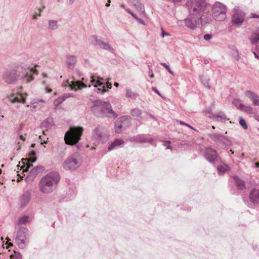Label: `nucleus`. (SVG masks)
Instances as JSON below:
<instances>
[{"instance_id":"nucleus-1","label":"nucleus","mask_w":259,"mask_h":259,"mask_svg":"<svg viewBox=\"0 0 259 259\" xmlns=\"http://www.w3.org/2000/svg\"><path fill=\"white\" fill-rule=\"evenodd\" d=\"M91 110L93 114L98 117L115 119L117 116V114L112 109L110 103L101 100H96L93 102Z\"/></svg>"},{"instance_id":"nucleus-2","label":"nucleus","mask_w":259,"mask_h":259,"mask_svg":"<svg viewBox=\"0 0 259 259\" xmlns=\"http://www.w3.org/2000/svg\"><path fill=\"white\" fill-rule=\"evenodd\" d=\"M36 73V70L33 69L26 71L22 75L18 74L15 70H11L6 71L3 74V77L8 83L14 84L18 79L21 80L23 82L28 83L33 79L32 75Z\"/></svg>"},{"instance_id":"nucleus-3","label":"nucleus","mask_w":259,"mask_h":259,"mask_svg":"<svg viewBox=\"0 0 259 259\" xmlns=\"http://www.w3.org/2000/svg\"><path fill=\"white\" fill-rule=\"evenodd\" d=\"M60 177L56 171L49 173L43 177L39 183L40 191L44 193H50L56 189L60 181Z\"/></svg>"},{"instance_id":"nucleus-4","label":"nucleus","mask_w":259,"mask_h":259,"mask_svg":"<svg viewBox=\"0 0 259 259\" xmlns=\"http://www.w3.org/2000/svg\"><path fill=\"white\" fill-rule=\"evenodd\" d=\"M189 12L203 16L207 6L208 0H189L186 3Z\"/></svg>"},{"instance_id":"nucleus-5","label":"nucleus","mask_w":259,"mask_h":259,"mask_svg":"<svg viewBox=\"0 0 259 259\" xmlns=\"http://www.w3.org/2000/svg\"><path fill=\"white\" fill-rule=\"evenodd\" d=\"M83 128L82 127H71L65 133L64 140L68 145H75L78 142L82 136Z\"/></svg>"},{"instance_id":"nucleus-6","label":"nucleus","mask_w":259,"mask_h":259,"mask_svg":"<svg viewBox=\"0 0 259 259\" xmlns=\"http://www.w3.org/2000/svg\"><path fill=\"white\" fill-rule=\"evenodd\" d=\"M81 164V158L80 154L75 152L70 155L63 162V166L67 170H73L79 167Z\"/></svg>"},{"instance_id":"nucleus-7","label":"nucleus","mask_w":259,"mask_h":259,"mask_svg":"<svg viewBox=\"0 0 259 259\" xmlns=\"http://www.w3.org/2000/svg\"><path fill=\"white\" fill-rule=\"evenodd\" d=\"M109 132L104 127L98 125L93 131L92 138L98 143H104L108 140Z\"/></svg>"},{"instance_id":"nucleus-8","label":"nucleus","mask_w":259,"mask_h":259,"mask_svg":"<svg viewBox=\"0 0 259 259\" xmlns=\"http://www.w3.org/2000/svg\"><path fill=\"white\" fill-rule=\"evenodd\" d=\"M212 16L216 20L222 21L226 19V8L220 2H216L212 8Z\"/></svg>"},{"instance_id":"nucleus-9","label":"nucleus","mask_w":259,"mask_h":259,"mask_svg":"<svg viewBox=\"0 0 259 259\" xmlns=\"http://www.w3.org/2000/svg\"><path fill=\"white\" fill-rule=\"evenodd\" d=\"M131 125V117L124 115L118 118L114 123L115 132L120 134L126 130Z\"/></svg>"},{"instance_id":"nucleus-10","label":"nucleus","mask_w":259,"mask_h":259,"mask_svg":"<svg viewBox=\"0 0 259 259\" xmlns=\"http://www.w3.org/2000/svg\"><path fill=\"white\" fill-rule=\"evenodd\" d=\"M202 17L201 15L189 13L185 20V24L188 28L194 30L201 23Z\"/></svg>"},{"instance_id":"nucleus-11","label":"nucleus","mask_w":259,"mask_h":259,"mask_svg":"<svg viewBox=\"0 0 259 259\" xmlns=\"http://www.w3.org/2000/svg\"><path fill=\"white\" fill-rule=\"evenodd\" d=\"M234 11L232 21L234 24L239 26L243 22L245 15L241 10L234 9Z\"/></svg>"},{"instance_id":"nucleus-12","label":"nucleus","mask_w":259,"mask_h":259,"mask_svg":"<svg viewBox=\"0 0 259 259\" xmlns=\"http://www.w3.org/2000/svg\"><path fill=\"white\" fill-rule=\"evenodd\" d=\"M204 155L206 160L210 163H213L218 158V155L216 150L210 147H206L204 151Z\"/></svg>"},{"instance_id":"nucleus-13","label":"nucleus","mask_w":259,"mask_h":259,"mask_svg":"<svg viewBox=\"0 0 259 259\" xmlns=\"http://www.w3.org/2000/svg\"><path fill=\"white\" fill-rule=\"evenodd\" d=\"M31 199V193L27 191L20 196L19 198V205L21 208H24L29 202Z\"/></svg>"},{"instance_id":"nucleus-14","label":"nucleus","mask_w":259,"mask_h":259,"mask_svg":"<svg viewBox=\"0 0 259 259\" xmlns=\"http://www.w3.org/2000/svg\"><path fill=\"white\" fill-rule=\"evenodd\" d=\"M93 37L95 39L96 41V45L99 46L101 48L109 50L111 52L114 51V49L111 47L108 43L103 41L101 38H99L96 35H94Z\"/></svg>"},{"instance_id":"nucleus-15","label":"nucleus","mask_w":259,"mask_h":259,"mask_svg":"<svg viewBox=\"0 0 259 259\" xmlns=\"http://www.w3.org/2000/svg\"><path fill=\"white\" fill-rule=\"evenodd\" d=\"M244 94L246 97L252 101V104L254 106H259V96L256 94L251 91H246L245 92Z\"/></svg>"},{"instance_id":"nucleus-16","label":"nucleus","mask_w":259,"mask_h":259,"mask_svg":"<svg viewBox=\"0 0 259 259\" xmlns=\"http://www.w3.org/2000/svg\"><path fill=\"white\" fill-rule=\"evenodd\" d=\"M68 83L71 90L77 91L83 88H87V85L82 83L79 80H73L69 82L68 81Z\"/></svg>"},{"instance_id":"nucleus-17","label":"nucleus","mask_w":259,"mask_h":259,"mask_svg":"<svg viewBox=\"0 0 259 259\" xmlns=\"http://www.w3.org/2000/svg\"><path fill=\"white\" fill-rule=\"evenodd\" d=\"M67 67L72 69L77 62V57L74 55H67L66 57Z\"/></svg>"},{"instance_id":"nucleus-18","label":"nucleus","mask_w":259,"mask_h":259,"mask_svg":"<svg viewBox=\"0 0 259 259\" xmlns=\"http://www.w3.org/2000/svg\"><path fill=\"white\" fill-rule=\"evenodd\" d=\"M36 160L35 152L34 151H31L29 152V161L24 165L25 168L23 169V171H28V169L32 166V163L35 162Z\"/></svg>"},{"instance_id":"nucleus-19","label":"nucleus","mask_w":259,"mask_h":259,"mask_svg":"<svg viewBox=\"0 0 259 259\" xmlns=\"http://www.w3.org/2000/svg\"><path fill=\"white\" fill-rule=\"evenodd\" d=\"M249 198L253 203H259V190L255 189L252 190L249 195Z\"/></svg>"},{"instance_id":"nucleus-20","label":"nucleus","mask_w":259,"mask_h":259,"mask_svg":"<svg viewBox=\"0 0 259 259\" xmlns=\"http://www.w3.org/2000/svg\"><path fill=\"white\" fill-rule=\"evenodd\" d=\"M233 179L234 181V183L238 190H243L246 188L245 183L243 180L240 179L237 176H234L233 177Z\"/></svg>"},{"instance_id":"nucleus-21","label":"nucleus","mask_w":259,"mask_h":259,"mask_svg":"<svg viewBox=\"0 0 259 259\" xmlns=\"http://www.w3.org/2000/svg\"><path fill=\"white\" fill-rule=\"evenodd\" d=\"M27 94L17 93L11 100L12 102H20L24 103Z\"/></svg>"},{"instance_id":"nucleus-22","label":"nucleus","mask_w":259,"mask_h":259,"mask_svg":"<svg viewBox=\"0 0 259 259\" xmlns=\"http://www.w3.org/2000/svg\"><path fill=\"white\" fill-rule=\"evenodd\" d=\"M208 136L214 142H217L220 144L225 145L226 143L224 140H222V136L221 134H208Z\"/></svg>"},{"instance_id":"nucleus-23","label":"nucleus","mask_w":259,"mask_h":259,"mask_svg":"<svg viewBox=\"0 0 259 259\" xmlns=\"http://www.w3.org/2000/svg\"><path fill=\"white\" fill-rule=\"evenodd\" d=\"M44 170V167L42 166L38 165L33 168L29 172V177L34 178L39 173L42 172Z\"/></svg>"},{"instance_id":"nucleus-24","label":"nucleus","mask_w":259,"mask_h":259,"mask_svg":"<svg viewBox=\"0 0 259 259\" xmlns=\"http://www.w3.org/2000/svg\"><path fill=\"white\" fill-rule=\"evenodd\" d=\"M45 102L42 99H34L31 102L30 107L34 109H39L41 107V104Z\"/></svg>"},{"instance_id":"nucleus-25","label":"nucleus","mask_w":259,"mask_h":259,"mask_svg":"<svg viewBox=\"0 0 259 259\" xmlns=\"http://www.w3.org/2000/svg\"><path fill=\"white\" fill-rule=\"evenodd\" d=\"M54 125L53 119L51 118H48L41 123V127L42 128H45L46 130L51 128Z\"/></svg>"},{"instance_id":"nucleus-26","label":"nucleus","mask_w":259,"mask_h":259,"mask_svg":"<svg viewBox=\"0 0 259 259\" xmlns=\"http://www.w3.org/2000/svg\"><path fill=\"white\" fill-rule=\"evenodd\" d=\"M211 118L213 120L222 122H225V121L227 119L226 116L223 113L212 114Z\"/></svg>"},{"instance_id":"nucleus-27","label":"nucleus","mask_w":259,"mask_h":259,"mask_svg":"<svg viewBox=\"0 0 259 259\" xmlns=\"http://www.w3.org/2000/svg\"><path fill=\"white\" fill-rule=\"evenodd\" d=\"M28 230L26 228L21 227L18 230L16 237L27 239Z\"/></svg>"},{"instance_id":"nucleus-28","label":"nucleus","mask_w":259,"mask_h":259,"mask_svg":"<svg viewBox=\"0 0 259 259\" xmlns=\"http://www.w3.org/2000/svg\"><path fill=\"white\" fill-rule=\"evenodd\" d=\"M132 5L140 14L143 15L145 14L144 6L139 0Z\"/></svg>"},{"instance_id":"nucleus-29","label":"nucleus","mask_w":259,"mask_h":259,"mask_svg":"<svg viewBox=\"0 0 259 259\" xmlns=\"http://www.w3.org/2000/svg\"><path fill=\"white\" fill-rule=\"evenodd\" d=\"M91 82L95 88H97L98 87H101L104 83V82L101 81L100 80H98L97 76H91Z\"/></svg>"},{"instance_id":"nucleus-30","label":"nucleus","mask_w":259,"mask_h":259,"mask_svg":"<svg viewBox=\"0 0 259 259\" xmlns=\"http://www.w3.org/2000/svg\"><path fill=\"white\" fill-rule=\"evenodd\" d=\"M142 111L139 108H134L131 110V113L134 117H140V119H138L139 121L143 119L142 117H140L142 114Z\"/></svg>"},{"instance_id":"nucleus-31","label":"nucleus","mask_w":259,"mask_h":259,"mask_svg":"<svg viewBox=\"0 0 259 259\" xmlns=\"http://www.w3.org/2000/svg\"><path fill=\"white\" fill-rule=\"evenodd\" d=\"M58 28V22L56 20H50L48 22V29L54 30Z\"/></svg>"},{"instance_id":"nucleus-32","label":"nucleus","mask_w":259,"mask_h":259,"mask_svg":"<svg viewBox=\"0 0 259 259\" xmlns=\"http://www.w3.org/2000/svg\"><path fill=\"white\" fill-rule=\"evenodd\" d=\"M125 96L126 98L136 100L138 97V94L136 92H133L131 89H127Z\"/></svg>"},{"instance_id":"nucleus-33","label":"nucleus","mask_w":259,"mask_h":259,"mask_svg":"<svg viewBox=\"0 0 259 259\" xmlns=\"http://www.w3.org/2000/svg\"><path fill=\"white\" fill-rule=\"evenodd\" d=\"M73 97L72 95H71L69 93H67L64 94L63 96L59 97L57 100H56L55 101V104H61L63 103L65 100L68 99L69 97Z\"/></svg>"},{"instance_id":"nucleus-34","label":"nucleus","mask_w":259,"mask_h":259,"mask_svg":"<svg viewBox=\"0 0 259 259\" xmlns=\"http://www.w3.org/2000/svg\"><path fill=\"white\" fill-rule=\"evenodd\" d=\"M27 239L16 237V242L20 248H23L25 246Z\"/></svg>"},{"instance_id":"nucleus-35","label":"nucleus","mask_w":259,"mask_h":259,"mask_svg":"<svg viewBox=\"0 0 259 259\" xmlns=\"http://www.w3.org/2000/svg\"><path fill=\"white\" fill-rule=\"evenodd\" d=\"M200 79L201 83L208 89H210L211 87L209 83V79L205 77L203 75L200 76Z\"/></svg>"},{"instance_id":"nucleus-36","label":"nucleus","mask_w":259,"mask_h":259,"mask_svg":"<svg viewBox=\"0 0 259 259\" xmlns=\"http://www.w3.org/2000/svg\"><path fill=\"white\" fill-rule=\"evenodd\" d=\"M153 141L152 138H145L141 136L136 138V141L139 143L151 142Z\"/></svg>"},{"instance_id":"nucleus-37","label":"nucleus","mask_w":259,"mask_h":259,"mask_svg":"<svg viewBox=\"0 0 259 259\" xmlns=\"http://www.w3.org/2000/svg\"><path fill=\"white\" fill-rule=\"evenodd\" d=\"M240 110L249 114H252L253 113V108L251 106H246L244 104L242 105V107Z\"/></svg>"},{"instance_id":"nucleus-38","label":"nucleus","mask_w":259,"mask_h":259,"mask_svg":"<svg viewBox=\"0 0 259 259\" xmlns=\"http://www.w3.org/2000/svg\"><path fill=\"white\" fill-rule=\"evenodd\" d=\"M29 217L28 215H24L19 218L18 221V225H24L26 224L28 221Z\"/></svg>"},{"instance_id":"nucleus-39","label":"nucleus","mask_w":259,"mask_h":259,"mask_svg":"<svg viewBox=\"0 0 259 259\" xmlns=\"http://www.w3.org/2000/svg\"><path fill=\"white\" fill-rule=\"evenodd\" d=\"M227 169L228 166L226 165H221L218 166V170L219 171V173L220 174H224L227 170Z\"/></svg>"},{"instance_id":"nucleus-40","label":"nucleus","mask_w":259,"mask_h":259,"mask_svg":"<svg viewBox=\"0 0 259 259\" xmlns=\"http://www.w3.org/2000/svg\"><path fill=\"white\" fill-rule=\"evenodd\" d=\"M112 143L116 147H118L122 145L124 143V142L122 139H116Z\"/></svg>"},{"instance_id":"nucleus-41","label":"nucleus","mask_w":259,"mask_h":259,"mask_svg":"<svg viewBox=\"0 0 259 259\" xmlns=\"http://www.w3.org/2000/svg\"><path fill=\"white\" fill-rule=\"evenodd\" d=\"M233 104L235 106H236L237 108H238L240 110L242 107V105H243V104H242L240 102V101L238 99H234L233 101Z\"/></svg>"},{"instance_id":"nucleus-42","label":"nucleus","mask_w":259,"mask_h":259,"mask_svg":"<svg viewBox=\"0 0 259 259\" xmlns=\"http://www.w3.org/2000/svg\"><path fill=\"white\" fill-rule=\"evenodd\" d=\"M107 91V90L105 89L104 88H96V89H95V92L99 94H101V95H103L104 94L105 92H106Z\"/></svg>"},{"instance_id":"nucleus-43","label":"nucleus","mask_w":259,"mask_h":259,"mask_svg":"<svg viewBox=\"0 0 259 259\" xmlns=\"http://www.w3.org/2000/svg\"><path fill=\"white\" fill-rule=\"evenodd\" d=\"M239 124L245 130L247 128V125L246 124V122L245 120L242 118L240 117L239 118Z\"/></svg>"},{"instance_id":"nucleus-44","label":"nucleus","mask_w":259,"mask_h":259,"mask_svg":"<svg viewBox=\"0 0 259 259\" xmlns=\"http://www.w3.org/2000/svg\"><path fill=\"white\" fill-rule=\"evenodd\" d=\"M160 64L163 66L170 74L174 75L173 71L171 70L169 66L167 65L165 63H160Z\"/></svg>"},{"instance_id":"nucleus-45","label":"nucleus","mask_w":259,"mask_h":259,"mask_svg":"<svg viewBox=\"0 0 259 259\" xmlns=\"http://www.w3.org/2000/svg\"><path fill=\"white\" fill-rule=\"evenodd\" d=\"M110 78H107V80L106 82H104L103 84L101 87L104 88L105 89H111L112 88V83L109 82Z\"/></svg>"},{"instance_id":"nucleus-46","label":"nucleus","mask_w":259,"mask_h":259,"mask_svg":"<svg viewBox=\"0 0 259 259\" xmlns=\"http://www.w3.org/2000/svg\"><path fill=\"white\" fill-rule=\"evenodd\" d=\"M45 8V6H43V7H42V8H40V9H39L38 10V13L37 14V13H36L35 14H34L33 15V16H32L33 19H37L38 17L40 16V13H41V12L42 10L43 9H44Z\"/></svg>"},{"instance_id":"nucleus-47","label":"nucleus","mask_w":259,"mask_h":259,"mask_svg":"<svg viewBox=\"0 0 259 259\" xmlns=\"http://www.w3.org/2000/svg\"><path fill=\"white\" fill-rule=\"evenodd\" d=\"M133 18H134V19H135V20H136L137 22H138V23H139L140 24H142V25H145V23L144 21L142 19H140V18H139L137 16V15H136L135 16V17H134Z\"/></svg>"},{"instance_id":"nucleus-48","label":"nucleus","mask_w":259,"mask_h":259,"mask_svg":"<svg viewBox=\"0 0 259 259\" xmlns=\"http://www.w3.org/2000/svg\"><path fill=\"white\" fill-rule=\"evenodd\" d=\"M18 135H19V136L20 139L21 140H22V141H23L25 140V139H26V134H25V135H23L21 134V133H20L19 131V132H18Z\"/></svg>"},{"instance_id":"nucleus-49","label":"nucleus","mask_w":259,"mask_h":259,"mask_svg":"<svg viewBox=\"0 0 259 259\" xmlns=\"http://www.w3.org/2000/svg\"><path fill=\"white\" fill-rule=\"evenodd\" d=\"M212 38V35L209 34H206L204 35V39L205 40H209Z\"/></svg>"},{"instance_id":"nucleus-50","label":"nucleus","mask_w":259,"mask_h":259,"mask_svg":"<svg viewBox=\"0 0 259 259\" xmlns=\"http://www.w3.org/2000/svg\"><path fill=\"white\" fill-rule=\"evenodd\" d=\"M179 123L181 125H186L188 127H189V128H190L191 129H194L191 125H190L189 124L185 123V122L183 121H179Z\"/></svg>"},{"instance_id":"nucleus-51","label":"nucleus","mask_w":259,"mask_h":259,"mask_svg":"<svg viewBox=\"0 0 259 259\" xmlns=\"http://www.w3.org/2000/svg\"><path fill=\"white\" fill-rule=\"evenodd\" d=\"M152 90L159 96L162 97L160 92L158 91V90L155 87H152Z\"/></svg>"},{"instance_id":"nucleus-52","label":"nucleus","mask_w":259,"mask_h":259,"mask_svg":"<svg viewBox=\"0 0 259 259\" xmlns=\"http://www.w3.org/2000/svg\"><path fill=\"white\" fill-rule=\"evenodd\" d=\"M149 75L151 78H153L154 75L153 73V71H152V69L150 68V67L149 66Z\"/></svg>"},{"instance_id":"nucleus-53","label":"nucleus","mask_w":259,"mask_h":259,"mask_svg":"<svg viewBox=\"0 0 259 259\" xmlns=\"http://www.w3.org/2000/svg\"><path fill=\"white\" fill-rule=\"evenodd\" d=\"M12 259H22L21 255L18 253L15 256H12Z\"/></svg>"},{"instance_id":"nucleus-54","label":"nucleus","mask_w":259,"mask_h":259,"mask_svg":"<svg viewBox=\"0 0 259 259\" xmlns=\"http://www.w3.org/2000/svg\"><path fill=\"white\" fill-rule=\"evenodd\" d=\"M116 148V147L115 146V145H114V144H113V143H111L109 145V147H108V150H109V151H111V150H112L114 149V148Z\"/></svg>"},{"instance_id":"nucleus-55","label":"nucleus","mask_w":259,"mask_h":259,"mask_svg":"<svg viewBox=\"0 0 259 259\" xmlns=\"http://www.w3.org/2000/svg\"><path fill=\"white\" fill-rule=\"evenodd\" d=\"M125 10L130 14H131L133 17L136 15V14L133 13L129 9H125Z\"/></svg>"},{"instance_id":"nucleus-56","label":"nucleus","mask_w":259,"mask_h":259,"mask_svg":"<svg viewBox=\"0 0 259 259\" xmlns=\"http://www.w3.org/2000/svg\"><path fill=\"white\" fill-rule=\"evenodd\" d=\"M162 30V33H161V36L162 37H164V36H168L169 35V34L168 33H166V32H165L163 29H161Z\"/></svg>"},{"instance_id":"nucleus-57","label":"nucleus","mask_w":259,"mask_h":259,"mask_svg":"<svg viewBox=\"0 0 259 259\" xmlns=\"http://www.w3.org/2000/svg\"><path fill=\"white\" fill-rule=\"evenodd\" d=\"M97 78L98 79V80H100L101 81H102L103 82H106L107 80V79H104L102 77H99V76H97Z\"/></svg>"},{"instance_id":"nucleus-58","label":"nucleus","mask_w":259,"mask_h":259,"mask_svg":"<svg viewBox=\"0 0 259 259\" xmlns=\"http://www.w3.org/2000/svg\"><path fill=\"white\" fill-rule=\"evenodd\" d=\"M222 140H223L224 139V140H227L228 142H230V140L228 139L227 136H223V135H222Z\"/></svg>"},{"instance_id":"nucleus-59","label":"nucleus","mask_w":259,"mask_h":259,"mask_svg":"<svg viewBox=\"0 0 259 259\" xmlns=\"http://www.w3.org/2000/svg\"><path fill=\"white\" fill-rule=\"evenodd\" d=\"M251 17L253 18H259V15L256 14H251Z\"/></svg>"},{"instance_id":"nucleus-60","label":"nucleus","mask_w":259,"mask_h":259,"mask_svg":"<svg viewBox=\"0 0 259 259\" xmlns=\"http://www.w3.org/2000/svg\"><path fill=\"white\" fill-rule=\"evenodd\" d=\"M147 114L152 118L154 119V120H156V117H155L154 115L151 114H149L148 113H147Z\"/></svg>"},{"instance_id":"nucleus-61","label":"nucleus","mask_w":259,"mask_h":259,"mask_svg":"<svg viewBox=\"0 0 259 259\" xmlns=\"http://www.w3.org/2000/svg\"><path fill=\"white\" fill-rule=\"evenodd\" d=\"M45 89L47 93H50L52 92V89H49L48 87H46Z\"/></svg>"},{"instance_id":"nucleus-62","label":"nucleus","mask_w":259,"mask_h":259,"mask_svg":"<svg viewBox=\"0 0 259 259\" xmlns=\"http://www.w3.org/2000/svg\"><path fill=\"white\" fill-rule=\"evenodd\" d=\"M110 2H111V1L108 0L107 3L106 4V6L107 7H109Z\"/></svg>"},{"instance_id":"nucleus-63","label":"nucleus","mask_w":259,"mask_h":259,"mask_svg":"<svg viewBox=\"0 0 259 259\" xmlns=\"http://www.w3.org/2000/svg\"><path fill=\"white\" fill-rule=\"evenodd\" d=\"M22 128H23V125H22V124H21V125H20V126H19V129H18V132H19H19H20V131L22 130Z\"/></svg>"},{"instance_id":"nucleus-64","label":"nucleus","mask_w":259,"mask_h":259,"mask_svg":"<svg viewBox=\"0 0 259 259\" xmlns=\"http://www.w3.org/2000/svg\"><path fill=\"white\" fill-rule=\"evenodd\" d=\"M74 1V0H69V5H72Z\"/></svg>"}]
</instances>
